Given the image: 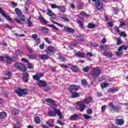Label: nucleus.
<instances>
[{"mask_svg":"<svg viewBox=\"0 0 128 128\" xmlns=\"http://www.w3.org/2000/svg\"><path fill=\"white\" fill-rule=\"evenodd\" d=\"M14 92H16L19 96H22L23 94L26 95L28 94V90L24 88H17L14 89Z\"/></svg>","mask_w":128,"mask_h":128,"instance_id":"f257e3e1","label":"nucleus"},{"mask_svg":"<svg viewBox=\"0 0 128 128\" xmlns=\"http://www.w3.org/2000/svg\"><path fill=\"white\" fill-rule=\"evenodd\" d=\"M56 50V48H54V47L49 46L46 48L45 52L48 56H52V54H54V52Z\"/></svg>","mask_w":128,"mask_h":128,"instance_id":"f03ea898","label":"nucleus"},{"mask_svg":"<svg viewBox=\"0 0 128 128\" xmlns=\"http://www.w3.org/2000/svg\"><path fill=\"white\" fill-rule=\"evenodd\" d=\"M100 74H102V72L100 69L94 68L92 71V74L94 78H97Z\"/></svg>","mask_w":128,"mask_h":128,"instance_id":"7ed1b4c3","label":"nucleus"},{"mask_svg":"<svg viewBox=\"0 0 128 128\" xmlns=\"http://www.w3.org/2000/svg\"><path fill=\"white\" fill-rule=\"evenodd\" d=\"M79 88H80V87L79 86L73 84L69 88L68 90L70 94H72L74 92H77V90H78Z\"/></svg>","mask_w":128,"mask_h":128,"instance_id":"20e7f679","label":"nucleus"},{"mask_svg":"<svg viewBox=\"0 0 128 128\" xmlns=\"http://www.w3.org/2000/svg\"><path fill=\"white\" fill-rule=\"evenodd\" d=\"M15 66L18 68H20V70H22L23 72H26V66H24V64H22L17 62L15 64Z\"/></svg>","mask_w":128,"mask_h":128,"instance_id":"39448f33","label":"nucleus"},{"mask_svg":"<svg viewBox=\"0 0 128 128\" xmlns=\"http://www.w3.org/2000/svg\"><path fill=\"white\" fill-rule=\"evenodd\" d=\"M77 104L79 106V110L80 112H84V108H86V105L82 102V101L77 102Z\"/></svg>","mask_w":128,"mask_h":128,"instance_id":"423d86ee","label":"nucleus"},{"mask_svg":"<svg viewBox=\"0 0 128 128\" xmlns=\"http://www.w3.org/2000/svg\"><path fill=\"white\" fill-rule=\"evenodd\" d=\"M109 106H110V108H112V110H115V112H118V110H120V106L119 105H116L114 106L112 102L109 103Z\"/></svg>","mask_w":128,"mask_h":128,"instance_id":"0eeeda50","label":"nucleus"},{"mask_svg":"<svg viewBox=\"0 0 128 128\" xmlns=\"http://www.w3.org/2000/svg\"><path fill=\"white\" fill-rule=\"evenodd\" d=\"M95 4L98 10H102L104 6V4L100 2V0H97Z\"/></svg>","mask_w":128,"mask_h":128,"instance_id":"6e6552de","label":"nucleus"},{"mask_svg":"<svg viewBox=\"0 0 128 128\" xmlns=\"http://www.w3.org/2000/svg\"><path fill=\"white\" fill-rule=\"evenodd\" d=\"M115 124L116 126H124V120L122 118H116L115 120Z\"/></svg>","mask_w":128,"mask_h":128,"instance_id":"1a4fd4ad","label":"nucleus"},{"mask_svg":"<svg viewBox=\"0 0 128 128\" xmlns=\"http://www.w3.org/2000/svg\"><path fill=\"white\" fill-rule=\"evenodd\" d=\"M37 84L40 88H46V86H48V84L44 80H40L39 82H37Z\"/></svg>","mask_w":128,"mask_h":128,"instance_id":"9d476101","label":"nucleus"},{"mask_svg":"<svg viewBox=\"0 0 128 128\" xmlns=\"http://www.w3.org/2000/svg\"><path fill=\"white\" fill-rule=\"evenodd\" d=\"M44 76V74L43 73H39L36 75H34L32 76L33 80H40V78H42Z\"/></svg>","mask_w":128,"mask_h":128,"instance_id":"9b49d317","label":"nucleus"},{"mask_svg":"<svg viewBox=\"0 0 128 128\" xmlns=\"http://www.w3.org/2000/svg\"><path fill=\"white\" fill-rule=\"evenodd\" d=\"M54 112L56 114V116L58 114V116H59L60 120H62V112H60V110L54 108Z\"/></svg>","mask_w":128,"mask_h":128,"instance_id":"f8f14e48","label":"nucleus"},{"mask_svg":"<svg viewBox=\"0 0 128 128\" xmlns=\"http://www.w3.org/2000/svg\"><path fill=\"white\" fill-rule=\"evenodd\" d=\"M47 14L49 16H51L52 20H54V18H56V14L54 12H52L50 10H48Z\"/></svg>","mask_w":128,"mask_h":128,"instance_id":"ddd939ff","label":"nucleus"},{"mask_svg":"<svg viewBox=\"0 0 128 128\" xmlns=\"http://www.w3.org/2000/svg\"><path fill=\"white\" fill-rule=\"evenodd\" d=\"M64 30L66 32H68L69 34H74V30L73 28H70V27H68V28L64 27Z\"/></svg>","mask_w":128,"mask_h":128,"instance_id":"4468645a","label":"nucleus"},{"mask_svg":"<svg viewBox=\"0 0 128 128\" xmlns=\"http://www.w3.org/2000/svg\"><path fill=\"white\" fill-rule=\"evenodd\" d=\"M3 16L6 18L9 22H12V18L8 16H6V14H4V10H2V12L0 13Z\"/></svg>","mask_w":128,"mask_h":128,"instance_id":"2eb2a0df","label":"nucleus"},{"mask_svg":"<svg viewBox=\"0 0 128 128\" xmlns=\"http://www.w3.org/2000/svg\"><path fill=\"white\" fill-rule=\"evenodd\" d=\"M22 76H23V80H24L25 82H28V73H23Z\"/></svg>","mask_w":128,"mask_h":128,"instance_id":"dca6fc26","label":"nucleus"},{"mask_svg":"<svg viewBox=\"0 0 128 128\" xmlns=\"http://www.w3.org/2000/svg\"><path fill=\"white\" fill-rule=\"evenodd\" d=\"M39 58L42 60H48V56L46 54H41L39 56Z\"/></svg>","mask_w":128,"mask_h":128,"instance_id":"f3484780","label":"nucleus"},{"mask_svg":"<svg viewBox=\"0 0 128 128\" xmlns=\"http://www.w3.org/2000/svg\"><path fill=\"white\" fill-rule=\"evenodd\" d=\"M38 18L43 24H47L48 22V21L46 20V19H44V18L42 16L40 15V16H38Z\"/></svg>","mask_w":128,"mask_h":128,"instance_id":"a211bd4d","label":"nucleus"},{"mask_svg":"<svg viewBox=\"0 0 128 128\" xmlns=\"http://www.w3.org/2000/svg\"><path fill=\"white\" fill-rule=\"evenodd\" d=\"M92 100V97H89L83 100L82 102H83L85 104H90V102Z\"/></svg>","mask_w":128,"mask_h":128,"instance_id":"6ab92c4d","label":"nucleus"},{"mask_svg":"<svg viewBox=\"0 0 128 128\" xmlns=\"http://www.w3.org/2000/svg\"><path fill=\"white\" fill-rule=\"evenodd\" d=\"M128 48V46H121L118 50V52H122V50H126Z\"/></svg>","mask_w":128,"mask_h":128,"instance_id":"aec40b11","label":"nucleus"},{"mask_svg":"<svg viewBox=\"0 0 128 128\" xmlns=\"http://www.w3.org/2000/svg\"><path fill=\"white\" fill-rule=\"evenodd\" d=\"M78 118V115L74 114L70 117V120H76Z\"/></svg>","mask_w":128,"mask_h":128,"instance_id":"412c9836","label":"nucleus"},{"mask_svg":"<svg viewBox=\"0 0 128 128\" xmlns=\"http://www.w3.org/2000/svg\"><path fill=\"white\" fill-rule=\"evenodd\" d=\"M76 56L78 58H84L86 56V55H84V54L81 53L80 52H78L75 54Z\"/></svg>","mask_w":128,"mask_h":128,"instance_id":"4be33fe9","label":"nucleus"},{"mask_svg":"<svg viewBox=\"0 0 128 128\" xmlns=\"http://www.w3.org/2000/svg\"><path fill=\"white\" fill-rule=\"evenodd\" d=\"M8 114L5 112H2L0 113V118H6Z\"/></svg>","mask_w":128,"mask_h":128,"instance_id":"5701e85b","label":"nucleus"},{"mask_svg":"<svg viewBox=\"0 0 128 128\" xmlns=\"http://www.w3.org/2000/svg\"><path fill=\"white\" fill-rule=\"evenodd\" d=\"M34 122L36 124H40V122H42V120H40V118L38 116H36L34 118Z\"/></svg>","mask_w":128,"mask_h":128,"instance_id":"b1692460","label":"nucleus"},{"mask_svg":"<svg viewBox=\"0 0 128 128\" xmlns=\"http://www.w3.org/2000/svg\"><path fill=\"white\" fill-rule=\"evenodd\" d=\"M103 55L104 56H108V58H112L113 56L112 53L106 52H103Z\"/></svg>","mask_w":128,"mask_h":128,"instance_id":"393cba45","label":"nucleus"},{"mask_svg":"<svg viewBox=\"0 0 128 128\" xmlns=\"http://www.w3.org/2000/svg\"><path fill=\"white\" fill-rule=\"evenodd\" d=\"M71 98H80V94L76 92H73L72 95L71 96Z\"/></svg>","mask_w":128,"mask_h":128,"instance_id":"a878e982","label":"nucleus"},{"mask_svg":"<svg viewBox=\"0 0 128 128\" xmlns=\"http://www.w3.org/2000/svg\"><path fill=\"white\" fill-rule=\"evenodd\" d=\"M70 70H72L74 72H78V66H72L70 68Z\"/></svg>","mask_w":128,"mask_h":128,"instance_id":"bb28decb","label":"nucleus"},{"mask_svg":"<svg viewBox=\"0 0 128 128\" xmlns=\"http://www.w3.org/2000/svg\"><path fill=\"white\" fill-rule=\"evenodd\" d=\"M118 88H109L108 90V92H118Z\"/></svg>","mask_w":128,"mask_h":128,"instance_id":"cd10ccee","label":"nucleus"},{"mask_svg":"<svg viewBox=\"0 0 128 128\" xmlns=\"http://www.w3.org/2000/svg\"><path fill=\"white\" fill-rule=\"evenodd\" d=\"M42 32L43 34H48V29L46 27H42Z\"/></svg>","mask_w":128,"mask_h":128,"instance_id":"c85d7f7f","label":"nucleus"},{"mask_svg":"<svg viewBox=\"0 0 128 128\" xmlns=\"http://www.w3.org/2000/svg\"><path fill=\"white\" fill-rule=\"evenodd\" d=\"M88 28H96V24L94 23H90L88 26Z\"/></svg>","mask_w":128,"mask_h":128,"instance_id":"c756f323","label":"nucleus"},{"mask_svg":"<svg viewBox=\"0 0 128 128\" xmlns=\"http://www.w3.org/2000/svg\"><path fill=\"white\" fill-rule=\"evenodd\" d=\"M48 116H56V114L54 111H50L48 112Z\"/></svg>","mask_w":128,"mask_h":128,"instance_id":"7c9ffc66","label":"nucleus"},{"mask_svg":"<svg viewBox=\"0 0 128 128\" xmlns=\"http://www.w3.org/2000/svg\"><path fill=\"white\" fill-rule=\"evenodd\" d=\"M81 84L84 86H86L88 84V82L86 79H83L81 80Z\"/></svg>","mask_w":128,"mask_h":128,"instance_id":"2f4dec72","label":"nucleus"},{"mask_svg":"<svg viewBox=\"0 0 128 128\" xmlns=\"http://www.w3.org/2000/svg\"><path fill=\"white\" fill-rule=\"evenodd\" d=\"M84 4L82 3H78L77 5V6L78 10H84Z\"/></svg>","mask_w":128,"mask_h":128,"instance_id":"473e14b6","label":"nucleus"},{"mask_svg":"<svg viewBox=\"0 0 128 128\" xmlns=\"http://www.w3.org/2000/svg\"><path fill=\"white\" fill-rule=\"evenodd\" d=\"M6 62L7 64H10L12 62V58L6 56L5 57Z\"/></svg>","mask_w":128,"mask_h":128,"instance_id":"72a5a7b5","label":"nucleus"},{"mask_svg":"<svg viewBox=\"0 0 128 128\" xmlns=\"http://www.w3.org/2000/svg\"><path fill=\"white\" fill-rule=\"evenodd\" d=\"M116 40H117V43H116L117 46H120V44H122V39H120V38H116Z\"/></svg>","mask_w":128,"mask_h":128,"instance_id":"f704fd0d","label":"nucleus"},{"mask_svg":"<svg viewBox=\"0 0 128 128\" xmlns=\"http://www.w3.org/2000/svg\"><path fill=\"white\" fill-rule=\"evenodd\" d=\"M28 58L30 60H35L36 58V54H32L28 56Z\"/></svg>","mask_w":128,"mask_h":128,"instance_id":"c9c22d12","label":"nucleus"},{"mask_svg":"<svg viewBox=\"0 0 128 128\" xmlns=\"http://www.w3.org/2000/svg\"><path fill=\"white\" fill-rule=\"evenodd\" d=\"M15 12L16 14H18V16L22 15V11L18 9V8H15Z\"/></svg>","mask_w":128,"mask_h":128,"instance_id":"e433bc0d","label":"nucleus"},{"mask_svg":"<svg viewBox=\"0 0 128 128\" xmlns=\"http://www.w3.org/2000/svg\"><path fill=\"white\" fill-rule=\"evenodd\" d=\"M27 24H28V28H30L32 26V23L30 21V17L27 20Z\"/></svg>","mask_w":128,"mask_h":128,"instance_id":"4c0bfd02","label":"nucleus"},{"mask_svg":"<svg viewBox=\"0 0 128 128\" xmlns=\"http://www.w3.org/2000/svg\"><path fill=\"white\" fill-rule=\"evenodd\" d=\"M26 48L27 50H28L29 52H30V54H32V52H34V50L32 49V48L30 47V46H28V44H26Z\"/></svg>","mask_w":128,"mask_h":128,"instance_id":"58836bf2","label":"nucleus"},{"mask_svg":"<svg viewBox=\"0 0 128 128\" xmlns=\"http://www.w3.org/2000/svg\"><path fill=\"white\" fill-rule=\"evenodd\" d=\"M18 112H19L18 110H16V109H14L12 110V114H14V116H16V114H18Z\"/></svg>","mask_w":128,"mask_h":128,"instance_id":"ea45409f","label":"nucleus"},{"mask_svg":"<svg viewBox=\"0 0 128 128\" xmlns=\"http://www.w3.org/2000/svg\"><path fill=\"white\" fill-rule=\"evenodd\" d=\"M119 36H124V38H126L128 36V34H126V32H122L119 34Z\"/></svg>","mask_w":128,"mask_h":128,"instance_id":"a19ab883","label":"nucleus"},{"mask_svg":"<svg viewBox=\"0 0 128 128\" xmlns=\"http://www.w3.org/2000/svg\"><path fill=\"white\" fill-rule=\"evenodd\" d=\"M45 100L46 102H50V104H51L52 102H54V100L52 98H46Z\"/></svg>","mask_w":128,"mask_h":128,"instance_id":"79ce46f5","label":"nucleus"},{"mask_svg":"<svg viewBox=\"0 0 128 128\" xmlns=\"http://www.w3.org/2000/svg\"><path fill=\"white\" fill-rule=\"evenodd\" d=\"M108 86V82L102 83L100 84V86L102 88H106Z\"/></svg>","mask_w":128,"mask_h":128,"instance_id":"37998d69","label":"nucleus"},{"mask_svg":"<svg viewBox=\"0 0 128 128\" xmlns=\"http://www.w3.org/2000/svg\"><path fill=\"white\" fill-rule=\"evenodd\" d=\"M61 18H62V20H64L65 22H70V19H68V18H66V16H61Z\"/></svg>","mask_w":128,"mask_h":128,"instance_id":"c03bdc74","label":"nucleus"},{"mask_svg":"<svg viewBox=\"0 0 128 128\" xmlns=\"http://www.w3.org/2000/svg\"><path fill=\"white\" fill-rule=\"evenodd\" d=\"M82 70L83 72H88L90 71V67L88 66L85 67L83 68Z\"/></svg>","mask_w":128,"mask_h":128,"instance_id":"a18cd8bd","label":"nucleus"},{"mask_svg":"<svg viewBox=\"0 0 128 128\" xmlns=\"http://www.w3.org/2000/svg\"><path fill=\"white\" fill-rule=\"evenodd\" d=\"M48 26H50V28H52L54 30H58V28H56V26L53 24H48Z\"/></svg>","mask_w":128,"mask_h":128,"instance_id":"49530a36","label":"nucleus"},{"mask_svg":"<svg viewBox=\"0 0 128 128\" xmlns=\"http://www.w3.org/2000/svg\"><path fill=\"white\" fill-rule=\"evenodd\" d=\"M59 10H60L61 12H66V7L64 6H59V8H58Z\"/></svg>","mask_w":128,"mask_h":128,"instance_id":"de8ad7c7","label":"nucleus"},{"mask_svg":"<svg viewBox=\"0 0 128 128\" xmlns=\"http://www.w3.org/2000/svg\"><path fill=\"white\" fill-rule=\"evenodd\" d=\"M77 22L80 24L81 28H84V24H82V22L80 20H77Z\"/></svg>","mask_w":128,"mask_h":128,"instance_id":"09e8293b","label":"nucleus"},{"mask_svg":"<svg viewBox=\"0 0 128 128\" xmlns=\"http://www.w3.org/2000/svg\"><path fill=\"white\" fill-rule=\"evenodd\" d=\"M58 66H60L61 68H68V66H67L66 64H58Z\"/></svg>","mask_w":128,"mask_h":128,"instance_id":"8fccbe9b","label":"nucleus"},{"mask_svg":"<svg viewBox=\"0 0 128 128\" xmlns=\"http://www.w3.org/2000/svg\"><path fill=\"white\" fill-rule=\"evenodd\" d=\"M116 56H122V52H116Z\"/></svg>","mask_w":128,"mask_h":128,"instance_id":"3c124183","label":"nucleus"},{"mask_svg":"<svg viewBox=\"0 0 128 128\" xmlns=\"http://www.w3.org/2000/svg\"><path fill=\"white\" fill-rule=\"evenodd\" d=\"M86 114H92V110L90 108L86 110Z\"/></svg>","mask_w":128,"mask_h":128,"instance_id":"603ef678","label":"nucleus"},{"mask_svg":"<svg viewBox=\"0 0 128 128\" xmlns=\"http://www.w3.org/2000/svg\"><path fill=\"white\" fill-rule=\"evenodd\" d=\"M51 7L52 8H60V6H58L54 4H52Z\"/></svg>","mask_w":128,"mask_h":128,"instance_id":"864d4df0","label":"nucleus"},{"mask_svg":"<svg viewBox=\"0 0 128 128\" xmlns=\"http://www.w3.org/2000/svg\"><path fill=\"white\" fill-rule=\"evenodd\" d=\"M83 116L84 117V118H85V120H90V116L88 114H84Z\"/></svg>","mask_w":128,"mask_h":128,"instance_id":"5fc2aeb1","label":"nucleus"},{"mask_svg":"<svg viewBox=\"0 0 128 128\" xmlns=\"http://www.w3.org/2000/svg\"><path fill=\"white\" fill-rule=\"evenodd\" d=\"M80 16H86V18L88 17V14H86L84 12H82L81 13H80Z\"/></svg>","mask_w":128,"mask_h":128,"instance_id":"6e6d98bb","label":"nucleus"},{"mask_svg":"<svg viewBox=\"0 0 128 128\" xmlns=\"http://www.w3.org/2000/svg\"><path fill=\"white\" fill-rule=\"evenodd\" d=\"M51 106L54 109H55L56 108V104L55 101L51 104Z\"/></svg>","mask_w":128,"mask_h":128,"instance_id":"4d7b16f0","label":"nucleus"},{"mask_svg":"<svg viewBox=\"0 0 128 128\" xmlns=\"http://www.w3.org/2000/svg\"><path fill=\"white\" fill-rule=\"evenodd\" d=\"M57 122L58 124H60V126H64L65 124L64 122H62V121H60V120H57Z\"/></svg>","mask_w":128,"mask_h":128,"instance_id":"13d9d810","label":"nucleus"},{"mask_svg":"<svg viewBox=\"0 0 128 128\" xmlns=\"http://www.w3.org/2000/svg\"><path fill=\"white\" fill-rule=\"evenodd\" d=\"M59 58H60V60H61L62 62H66V59L64 58V57L62 56H59Z\"/></svg>","mask_w":128,"mask_h":128,"instance_id":"bf43d9fd","label":"nucleus"},{"mask_svg":"<svg viewBox=\"0 0 128 128\" xmlns=\"http://www.w3.org/2000/svg\"><path fill=\"white\" fill-rule=\"evenodd\" d=\"M106 105H104L102 106L101 108V110L102 112H104V110H106Z\"/></svg>","mask_w":128,"mask_h":128,"instance_id":"052dcab7","label":"nucleus"},{"mask_svg":"<svg viewBox=\"0 0 128 128\" xmlns=\"http://www.w3.org/2000/svg\"><path fill=\"white\" fill-rule=\"evenodd\" d=\"M77 38L78 40H80V42H84V38L82 37V36H78Z\"/></svg>","mask_w":128,"mask_h":128,"instance_id":"680f3d73","label":"nucleus"},{"mask_svg":"<svg viewBox=\"0 0 128 128\" xmlns=\"http://www.w3.org/2000/svg\"><path fill=\"white\" fill-rule=\"evenodd\" d=\"M40 50H44V43H42V44L39 46Z\"/></svg>","mask_w":128,"mask_h":128,"instance_id":"e2e57ef3","label":"nucleus"},{"mask_svg":"<svg viewBox=\"0 0 128 128\" xmlns=\"http://www.w3.org/2000/svg\"><path fill=\"white\" fill-rule=\"evenodd\" d=\"M32 38H33L34 40H36L38 38V35L36 34H34L32 36Z\"/></svg>","mask_w":128,"mask_h":128,"instance_id":"0e129e2a","label":"nucleus"},{"mask_svg":"<svg viewBox=\"0 0 128 128\" xmlns=\"http://www.w3.org/2000/svg\"><path fill=\"white\" fill-rule=\"evenodd\" d=\"M21 61L23 62H26V64H28V60H26V59L24 58H22L21 59Z\"/></svg>","mask_w":128,"mask_h":128,"instance_id":"69168bd1","label":"nucleus"},{"mask_svg":"<svg viewBox=\"0 0 128 128\" xmlns=\"http://www.w3.org/2000/svg\"><path fill=\"white\" fill-rule=\"evenodd\" d=\"M15 20H16V22L19 24L22 23V20H20V18H15Z\"/></svg>","mask_w":128,"mask_h":128,"instance_id":"338daca9","label":"nucleus"},{"mask_svg":"<svg viewBox=\"0 0 128 128\" xmlns=\"http://www.w3.org/2000/svg\"><path fill=\"white\" fill-rule=\"evenodd\" d=\"M126 26V23L122 22H120V26Z\"/></svg>","mask_w":128,"mask_h":128,"instance_id":"774afa93","label":"nucleus"}]
</instances>
